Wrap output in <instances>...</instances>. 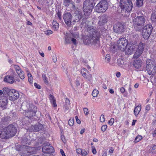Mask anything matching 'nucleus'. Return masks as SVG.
I'll list each match as a JSON object with an SVG mask.
<instances>
[{"instance_id": "nucleus-1", "label": "nucleus", "mask_w": 156, "mask_h": 156, "mask_svg": "<svg viewBox=\"0 0 156 156\" xmlns=\"http://www.w3.org/2000/svg\"><path fill=\"white\" fill-rule=\"evenodd\" d=\"M87 35L84 37L83 41L84 44L92 46L94 48L99 47L100 33L92 26L87 28Z\"/></svg>"}, {"instance_id": "nucleus-2", "label": "nucleus", "mask_w": 156, "mask_h": 156, "mask_svg": "<svg viewBox=\"0 0 156 156\" xmlns=\"http://www.w3.org/2000/svg\"><path fill=\"white\" fill-rule=\"evenodd\" d=\"M5 118L2 119L0 122V138L2 139H8L12 137L16 134L17 131L16 128L13 125H9L3 129H1L4 127V125L6 123Z\"/></svg>"}, {"instance_id": "nucleus-3", "label": "nucleus", "mask_w": 156, "mask_h": 156, "mask_svg": "<svg viewBox=\"0 0 156 156\" xmlns=\"http://www.w3.org/2000/svg\"><path fill=\"white\" fill-rule=\"evenodd\" d=\"M136 16V14L134 13L131 14L133 24L136 30L140 31L142 30L144 26L146 21L145 19L143 16H138L135 18Z\"/></svg>"}, {"instance_id": "nucleus-4", "label": "nucleus", "mask_w": 156, "mask_h": 156, "mask_svg": "<svg viewBox=\"0 0 156 156\" xmlns=\"http://www.w3.org/2000/svg\"><path fill=\"white\" fill-rule=\"evenodd\" d=\"M28 109L25 112V115L27 119H29L28 121V122H31V119H33L35 116L37 111V108L36 106H34L32 104L28 105Z\"/></svg>"}, {"instance_id": "nucleus-5", "label": "nucleus", "mask_w": 156, "mask_h": 156, "mask_svg": "<svg viewBox=\"0 0 156 156\" xmlns=\"http://www.w3.org/2000/svg\"><path fill=\"white\" fill-rule=\"evenodd\" d=\"M3 90L4 94L8 97L9 100L11 101H15L19 97L18 92L15 90L4 87L3 88Z\"/></svg>"}, {"instance_id": "nucleus-6", "label": "nucleus", "mask_w": 156, "mask_h": 156, "mask_svg": "<svg viewBox=\"0 0 156 156\" xmlns=\"http://www.w3.org/2000/svg\"><path fill=\"white\" fill-rule=\"evenodd\" d=\"M37 152L36 148L23 145L20 150V154L23 156H29L36 154Z\"/></svg>"}, {"instance_id": "nucleus-7", "label": "nucleus", "mask_w": 156, "mask_h": 156, "mask_svg": "<svg viewBox=\"0 0 156 156\" xmlns=\"http://www.w3.org/2000/svg\"><path fill=\"white\" fill-rule=\"evenodd\" d=\"M119 6L122 11L130 12L133 8V4L131 0H120Z\"/></svg>"}, {"instance_id": "nucleus-8", "label": "nucleus", "mask_w": 156, "mask_h": 156, "mask_svg": "<svg viewBox=\"0 0 156 156\" xmlns=\"http://www.w3.org/2000/svg\"><path fill=\"white\" fill-rule=\"evenodd\" d=\"M108 4L106 0L101 1L95 7L96 12L100 13L104 12L107 9Z\"/></svg>"}, {"instance_id": "nucleus-9", "label": "nucleus", "mask_w": 156, "mask_h": 156, "mask_svg": "<svg viewBox=\"0 0 156 156\" xmlns=\"http://www.w3.org/2000/svg\"><path fill=\"white\" fill-rule=\"evenodd\" d=\"M152 29V26L150 24L147 25L144 27L142 32V35L144 39H148L151 34Z\"/></svg>"}, {"instance_id": "nucleus-10", "label": "nucleus", "mask_w": 156, "mask_h": 156, "mask_svg": "<svg viewBox=\"0 0 156 156\" xmlns=\"http://www.w3.org/2000/svg\"><path fill=\"white\" fill-rule=\"evenodd\" d=\"M128 41L125 38H121L117 41V46L121 51H124L128 44Z\"/></svg>"}, {"instance_id": "nucleus-11", "label": "nucleus", "mask_w": 156, "mask_h": 156, "mask_svg": "<svg viewBox=\"0 0 156 156\" xmlns=\"http://www.w3.org/2000/svg\"><path fill=\"white\" fill-rule=\"evenodd\" d=\"M63 18L65 23L69 28L72 25L71 20L72 19V16L71 14L69 12H67L63 15Z\"/></svg>"}, {"instance_id": "nucleus-12", "label": "nucleus", "mask_w": 156, "mask_h": 156, "mask_svg": "<svg viewBox=\"0 0 156 156\" xmlns=\"http://www.w3.org/2000/svg\"><path fill=\"white\" fill-rule=\"evenodd\" d=\"M42 151L43 152L47 153H51L54 151L53 147L50 145L49 143H44L42 147Z\"/></svg>"}, {"instance_id": "nucleus-13", "label": "nucleus", "mask_w": 156, "mask_h": 156, "mask_svg": "<svg viewBox=\"0 0 156 156\" xmlns=\"http://www.w3.org/2000/svg\"><path fill=\"white\" fill-rule=\"evenodd\" d=\"M113 29L115 32L121 34L124 31V25L120 23H117L114 26Z\"/></svg>"}, {"instance_id": "nucleus-14", "label": "nucleus", "mask_w": 156, "mask_h": 156, "mask_svg": "<svg viewBox=\"0 0 156 156\" xmlns=\"http://www.w3.org/2000/svg\"><path fill=\"white\" fill-rule=\"evenodd\" d=\"M73 17V22H78L83 16L82 12L79 9L76 10L74 13Z\"/></svg>"}, {"instance_id": "nucleus-15", "label": "nucleus", "mask_w": 156, "mask_h": 156, "mask_svg": "<svg viewBox=\"0 0 156 156\" xmlns=\"http://www.w3.org/2000/svg\"><path fill=\"white\" fill-rule=\"evenodd\" d=\"M43 129V125L40 123H38L34 126H32L29 128V130L30 131H38L41 130Z\"/></svg>"}, {"instance_id": "nucleus-16", "label": "nucleus", "mask_w": 156, "mask_h": 156, "mask_svg": "<svg viewBox=\"0 0 156 156\" xmlns=\"http://www.w3.org/2000/svg\"><path fill=\"white\" fill-rule=\"evenodd\" d=\"M14 68L16 71L17 73L18 74L19 76L21 79H23L24 78V73L22 71L20 67L16 65H13Z\"/></svg>"}, {"instance_id": "nucleus-17", "label": "nucleus", "mask_w": 156, "mask_h": 156, "mask_svg": "<svg viewBox=\"0 0 156 156\" xmlns=\"http://www.w3.org/2000/svg\"><path fill=\"white\" fill-rule=\"evenodd\" d=\"M135 47L133 45H127L125 50V54L127 55H131L135 50Z\"/></svg>"}, {"instance_id": "nucleus-18", "label": "nucleus", "mask_w": 156, "mask_h": 156, "mask_svg": "<svg viewBox=\"0 0 156 156\" xmlns=\"http://www.w3.org/2000/svg\"><path fill=\"white\" fill-rule=\"evenodd\" d=\"M93 8H91L90 6L83 5V10L84 14L86 16H88L91 13L92 10Z\"/></svg>"}, {"instance_id": "nucleus-19", "label": "nucleus", "mask_w": 156, "mask_h": 156, "mask_svg": "<svg viewBox=\"0 0 156 156\" xmlns=\"http://www.w3.org/2000/svg\"><path fill=\"white\" fill-rule=\"evenodd\" d=\"M107 17L106 15H103L100 17L99 20L98 22V24L100 25H103L106 23L107 21Z\"/></svg>"}, {"instance_id": "nucleus-20", "label": "nucleus", "mask_w": 156, "mask_h": 156, "mask_svg": "<svg viewBox=\"0 0 156 156\" xmlns=\"http://www.w3.org/2000/svg\"><path fill=\"white\" fill-rule=\"evenodd\" d=\"M94 5V0H85L83 2L84 5L90 6L91 8H93Z\"/></svg>"}, {"instance_id": "nucleus-21", "label": "nucleus", "mask_w": 156, "mask_h": 156, "mask_svg": "<svg viewBox=\"0 0 156 156\" xmlns=\"http://www.w3.org/2000/svg\"><path fill=\"white\" fill-rule=\"evenodd\" d=\"M152 67L147 69V70L149 74L154 75L155 74L156 72V66H153Z\"/></svg>"}, {"instance_id": "nucleus-22", "label": "nucleus", "mask_w": 156, "mask_h": 156, "mask_svg": "<svg viewBox=\"0 0 156 156\" xmlns=\"http://www.w3.org/2000/svg\"><path fill=\"white\" fill-rule=\"evenodd\" d=\"M14 78L13 77L7 76L5 77L4 81L7 83L12 84L14 82Z\"/></svg>"}, {"instance_id": "nucleus-23", "label": "nucleus", "mask_w": 156, "mask_h": 156, "mask_svg": "<svg viewBox=\"0 0 156 156\" xmlns=\"http://www.w3.org/2000/svg\"><path fill=\"white\" fill-rule=\"evenodd\" d=\"M142 61L141 60H135L133 63L134 66L136 69H139L141 66Z\"/></svg>"}, {"instance_id": "nucleus-24", "label": "nucleus", "mask_w": 156, "mask_h": 156, "mask_svg": "<svg viewBox=\"0 0 156 156\" xmlns=\"http://www.w3.org/2000/svg\"><path fill=\"white\" fill-rule=\"evenodd\" d=\"M147 69L152 67L153 66H156L155 62L153 60L151 59H148L147 61Z\"/></svg>"}, {"instance_id": "nucleus-25", "label": "nucleus", "mask_w": 156, "mask_h": 156, "mask_svg": "<svg viewBox=\"0 0 156 156\" xmlns=\"http://www.w3.org/2000/svg\"><path fill=\"white\" fill-rule=\"evenodd\" d=\"M49 98L50 102L53 105V107H56L57 105L56 104V101L54 97L51 94H50L49 95Z\"/></svg>"}, {"instance_id": "nucleus-26", "label": "nucleus", "mask_w": 156, "mask_h": 156, "mask_svg": "<svg viewBox=\"0 0 156 156\" xmlns=\"http://www.w3.org/2000/svg\"><path fill=\"white\" fill-rule=\"evenodd\" d=\"M141 109V107L140 105H139L135 107L134 112L135 115H137L139 113Z\"/></svg>"}, {"instance_id": "nucleus-27", "label": "nucleus", "mask_w": 156, "mask_h": 156, "mask_svg": "<svg viewBox=\"0 0 156 156\" xmlns=\"http://www.w3.org/2000/svg\"><path fill=\"white\" fill-rule=\"evenodd\" d=\"M143 51H142L137 49L136 52L133 55L134 58H137L139 57L142 54Z\"/></svg>"}, {"instance_id": "nucleus-28", "label": "nucleus", "mask_w": 156, "mask_h": 156, "mask_svg": "<svg viewBox=\"0 0 156 156\" xmlns=\"http://www.w3.org/2000/svg\"><path fill=\"white\" fill-rule=\"evenodd\" d=\"M53 28L55 30H57L59 27V24L56 21H53L52 23Z\"/></svg>"}, {"instance_id": "nucleus-29", "label": "nucleus", "mask_w": 156, "mask_h": 156, "mask_svg": "<svg viewBox=\"0 0 156 156\" xmlns=\"http://www.w3.org/2000/svg\"><path fill=\"white\" fill-rule=\"evenodd\" d=\"M136 5L138 7L142 6L143 3V0H136Z\"/></svg>"}, {"instance_id": "nucleus-30", "label": "nucleus", "mask_w": 156, "mask_h": 156, "mask_svg": "<svg viewBox=\"0 0 156 156\" xmlns=\"http://www.w3.org/2000/svg\"><path fill=\"white\" fill-rule=\"evenodd\" d=\"M144 48V45L142 42L140 43L139 44L137 49L143 51Z\"/></svg>"}, {"instance_id": "nucleus-31", "label": "nucleus", "mask_w": 156, "mask_h": 156, "mask_svg": "<svg viewBox=\"0 0 156 156\" xmlns=\"http://www.w3.org/2000/svg\"><path fill=\"white\" fill-rule=\"evenodd\" d=\"M151 19L153 21H156V11H154L152 13Z\"/></svg>"}, {"instance_id": "nucleus-32", "label": "nucleus", "mask_w": 156, "mask_h": 156, "mask_svg": "<svg viewBox=\"0 0 156 156\" xmlns=\"http://www.w3.org/2000/svg\"><path fill=\"white\" fill-rule=\"evenodd\" d=\"M83 77L89 81H92V75L89 73H88L87 75L86 74V76Z\"/></svg>"}, {"instance_id": "nucleus-33", "label": "nucleus", "mask_w": 156, "mask_h": 156, "mask_svg": "<svg viewBox=\"0 0 156 156\" xmlns=\"http://www.w3.org/2000/svg\"><path fill=\"white\" fill-rule=\"evenodd\" d=\"M142 139V137L141 136L138 135L135 138L134 140L135 143H137L140 141Z\"/></svg>"}, {"instance_id": "nucleus-34", "label": "nucleus", "mask_w": 156, "mask_h": 156, "mask_svg": "<svg viewBox=\"0 0 156 156\" xmlns=\"http://www.w3.org/2000/svg\"><path fill=\"white\" fill-rule=\"evenodd\" d=\"M63 5L65 6L68 7L70 3V0H63Z\"/></svg>"}, {"instance_id": "nucleus-35", "label": "nucleus", "mask_w": 156, "mask_h": 156, "mask_svg": "<svg viewBox=\"0 0 156 156\" xmlns=\"http://www.w3.org/2000/svg\"><path fill=\"white\" fill-rule=\"evenodd\" d=\"M98 93L99 92L98 90L96 89H94L92 92V95L93 97H96L97 96Z\"/></svg>"}, {"instance_id": "nucleus-36", "label": "nucleus", "mask_w": 156, "mask_h": 156, "mask_svg": "<svg viewBox=\"0 0 156 156\" xmlns=\"http://www.w3.org/2000/svg\"><path fill=\"white\" fill-rule=\"evenodd\" d=\"M87 71V69L85 68H83L81 69V73L83 77L86 76V72Z\"/></svg>"}, {"instance_id": "nucleus-37", "label": "nucleus", "mask_w": 156, "mask_h": 156, "mask_svg": "<svg viewBox=\"0 0 156 156\" xmlns=\"http://www.w3.org/2000/svg\"><path fill=\"white\" fill-rule=\"evenodd\" d=\"M124 62L121 59H119L117 60V64L119 66H121L123 64Z\"/></svg>"}, {"instance_id": "nucleus-38", "label": "nucleus", "mask_w": 156, "mask_h": 156, "mask_svg": "<svg viewBox=\"0 0 156 156\" xmlns=\"http://www.w3.org/2000/svg\"><path fill=\"white\" fill-rule=\"evenodd\" d=\"M74 123V119H70L68 121V124L70 126H72L73 125Z\"/></svg>"}, {"instance_id": "nucleus-39", "label": "nucleus", "mask_w": 156, "mask_h": 156, "mask_svg": "<svg viewBox=\"0 0 156 156\" xmlns=\"http://www.w3.org/2000/svg\"><path fill=\"white\" fill-rule=\"evenodd\" d=\"M110 58L111 57L110 55L109 54L106 55L105 58L106 62H107L108 63L110 61Z\"/></svg>"}, {"instance_id": "nucleus-40", "label": "nucleus", "mask_w": 156, "mask_h": 156, "mask_svg": "<svg viewBox=\"0 0 156 156\" xmlns=\"http://www.w3.org/2000/svg\"><path fill=\"white\" fill-rule=\"evenodd\" d=\"M42 77L44 80V82L47 84L48 83V81L47 80V77L44 74H43L42 75Z\"/></svg>"}, {"instance_id": "nucleus-41", "label": "nucleus", "mask_w": 156, "mask_h": 156, "mask_svg": "<svg viewBox=\"0 0 156 156\" xmlns=\"http://www.w3.org/2000/svg\"><path fill=\"white\" fill-rule=\"evenodd\" d=\"M28 81L30 83L32 82V76L30 73H29L28 74Z\"/></svg>"}, {"instance_id": "nucleus-42", "label": "nucleus", "mask_w": 156, "mask_h": 156, "mask_svg": "<svg viewBox=\"0 0 156 156\" xmlns=\"http://www.w3.org/2000/svg\"><path fill=\"white\" fill-rule=\"evenodd\" d=\"M87 20V18H83L82 20V22L81 23V25L84 26H86V22Z\"/></svg>"}, {"instance_id": "nucleus-43", "label": "nucleus", "mask_w": 156, "mask_h": 156, "mask_svg": "<svg viewBox=\"0 0 156 156\" xmlns=\"http://www.w3.org/2000/svg\"><path fill=\"white\" fill-rule=\"evenodd\" d=\"M29 142L28 140L27 139H23L22 141V143L23 144H26Z\"/></svg>"}, {"instance_id": "nucleus-44", "label": "nucleus", "mask_w": 156, "mask_h": 156, "mask_svg": "<svg viewBox=\"0 0 156 156\" xmlns=\"http://www.w3.org/2000/svg\"><path fill=\"white\" fill-rule=\"evenodd\" d=\"M81 154L82 156H86L87 154V153L84 149H82Z\"/></svg>"}, {"instance_id": "nucleus-45", "label": "nucleus", "mask_w": 156, "mask_h": 156, "mask_svg": "<svg viewBox=\"0 0 156 156\" xmlns=\"http://www.w3.org/2000/svg\"><path fill=\"white\" fill-rule=\"evenodd\" d=\"M114 122V119L113 118H111L110 120L108 122V123L111 126L112 125Z\"/></svg>"}, {"instance_id": "nucleus-46", "label": "nucleus", "mask_w": 156, "mask_h": 156, "mask_svg": "<svg viewBox=\"0 0 156 156\" xmlns=\"http://www.w3.org/2000/svg\"><path fill=\"white\" fill-rule=\"evenodd\" d=\"M72 34L74 38L77 39L79 37V35L78 33H73Z\"/></svg>"}, {"instance_id": "nucleus-47", "label": "nucleus", "mask_w": 156, "mask_h": 156, "mask_svg": "<svg viewBox=\"0 0 156 156\" xmlns=\"http://www.w3.org/2000/svg\"><path fill=\"white\" fill-rule=\"evenodd\" d=\"M100 121L101 122H104L105 121V116L104 115H101L100 118Z\"/></svg>"}, {"instance_id": "nucleus-48", "label": "nucleus", "mask_w": 156, "mask_h": 156, "mask_svg": "<svg viewBox=\"0 0 156 156\" xmlns=\"http://www.w3.org/2000/svg\"><path fill=\"white\" fill-rule=\"evenodd\" d=\"M65 42L66 43H69L70 42V38L68 37L67 36L65 37Z\"/></svg>"}, {"instance_id": "nucleus-49", "label": "nucleus", "mask_w": 156, "mask_h": 156, "mask_svg": "<svg viewBox=\"0 0 156 156\" xmlns=\"http://www.w3.org/2000/svg\"><path fill=\"white\" fill-rule=\"evenodd\" d=\"M107 128L106 125H103L101 127V129L102 131L103 132L105 131Z\"/></svg>"}, {"instance_id": "nucleus-50", "label": "nucleus", "mask_w": 156, "mask_h": 156, "mask_svg": "<svg viewBox=\"0 0 156 156\" xmlns=\"http://www.w3.org/2000/svg\"><path fill=\"white\" fill-rule=\"evenodd\" d=\"M45 34L48 35H49L52 33V31L51 30H48L45 32Z\"/></svg>"}, {"instance_id": "nucleus-51", "label": "nucleus", "mask_w": 156, "mask_h": 156, "mask_svg": "<svg viewBox=\"0 0 156 156\" xmlns=\"http://www.w3.org/2000/svg\"><path fill=\"white\" fill-rule=\"evenodd\" d=\"M34 86L37 89H40L41 88V86L38 84H37L36 83H34Z\"/></svg>"}, {"instance_id": "nucleus-52", "label": "nucleus", "mask_w": 156, "mask_h": 156, "mask_svg": "<svg viewBox=\"0 0 156 156\" xmlns=\"http://www.w3.org/2000/svg\"><path fill=\"white\" fill-rule=\"evenodd\" d=\"M83 111H84V112L85 115H87L88 114V113H89L88 110L87 108H84Z\"/></svg>"}, {"instance_id": "nucleus-53", "label": "nucleus", "mask_w": 156, "mask_h": 156, "mask_svg": "<svg viewBox=\"0 0 156 156\" xmlns=\"http://www.w3.org/2000/svg\"><path fill=\"white\" fill-rule=\"evenodd\" d=\"M75 84H76V87H78L80 86V83L79 82V80L78 79H77V80H76L75 82Z\"/></svg>"}, {"instance_id": "nucleus-54", "label": "nucleus", "mask_w": 156, "mask_h": 156, "mask_svg": "<svg viewBox=\"0 0 156 156\" xmlns=\"http://www.w3.org/2000/svg\"><path fill=\"white\" fill-rule=\"evenodd\" d=\"M52 60L54 62H56L57 61V57L55 55H53L52 57Z\"/></svg>"}, {"instance_id": "nucleus-55", "label": "nucleus", "mask_w": 156, "mask_h": 156, "mask_svg": "<svg viewBox=\"0 0 156 156\" xmlns=\"http://www.w3.org/2000/svg\"><path fill=\"white\" fill-rule=\"evenodd\" d=\"M65 103H66V105H69L70 104V101L68 98L65 99Z\"/></svg>"}, {"instance_id": "nucleus-56", "label": "nucleus", "mask_w": 156, "mask_h": 156, "mask_svg": "<svg viewBox=\"0 0 156 156\" xmlns=\"http://www.w3.org/2000/svg\"><path fill=\"white\" fill-rule=\"evenodd\" d=\"M151 108L150 106L149 105H147L145 108V110L147 111H148L150 110Z\"/></svg>"}, {"instance_id": "nucleus-57", "label": "nucleus", "mask_w": 156, "mask_h": 156, "mask_svg": "<svg viewBox=\"0 0 156 156\" xmlns=\"http://www.w3.org/2000/svg\"><path fill=\"white\" fill-rule=\"evenodd\" d=\"M75 119L76 120V122L77 123L80 124L81 123V121L80 119H79L78 118V117L77 116H76L75 117Z\"/></svg>"}, {"instance_id": "nucleus-58", "label": "nucleus", "mask_w": 156, "mask_h": 156, "mask_svg": "<svg viewBox=\"0 0 156 156\" xmlns=\"http://www.w3.org/2000/svg\"><path fill=\"white\" fill-rule=\"evenodd\" d=\"M82 150L81 149L78 148L76 149V153L78 154H81Z\"/></svg>"}, {"instance_id": "nucleus-59", "label": "nucleus", "mask_w": 156, "mask_h": 156, "mask_svg": "<svg viewBox=\"0 0 156 156\" xmlns=\"http://www.w3.org/2000/svg\"><path fill=\"white\" fill-rule=\"evenodd\" d=\"M71 41H72L73 43L74 44H76V38H72L71 39Z\"/></svg>"}, {"instance_id": "nucleus-60", "label": "nucleus", "mask_w": 156, "mask_h": 156, "mask_svg": "<svg viewBox=\"0 0 156 156\" xmlns=\"http://www.w3.org/2000/svg\"><path fill=\"white\" fill-rule=\"evenodd\" d=\"M120 91L121 93H124L125 91V89L123 87H122L120 88Z\"/></svg>"}, {"instance_id": "nucleus-61", "label": "nucleus", "mask_w": 156, "mask_h": 156, "mask_svg": "<svg viewBox=\"0 0 156 156\" xmlns=\"http://www.w3.org/2000/svg\"><path fill=\"white\" fill-rule=\"evenodd\" d=\"M61 139L62 140V141L63 142H64L65 141V137H64V136L63 135H62L61 136Z\"/></svg>"}, {"instance_id": "nucleus-62", "label": "nucleus", "mask_w": 156, "mask_h": 156, "mask_svg": "<svg viewBox=\"0 0 156 156\" xmlns=\"http://www.w3.org/2000/svg\"><path fill=\"white\" fill-rule=\"evenodd\" d=\"M57 15L58 18L60 20L61 19V15L60 12H58L57 14Z\"/></svg>"}, {"instance_id": "nucleus-63", "label": "nucleus", "mask_w": 156, "mask_h": 156, "mask_svg": "<svg viewBox=\"0 0 156 156\" xmlns=\"http://www.w3.org/2000/svg\"><path fill=\"white\" fill-rule=\"evenodd\" d=\"M109 92L110 94H113L114 93V91L112 89H110L109 90Z\"/></svg>"}, {"instance_id": "nucleus-64", "label": "nucleus", "mask_w": 156, "mask_h": 156, "mask_svg": "<svg viewBox=\"0 0 156 156\" xmlns=\"http://www.w3.org/2000/svg\"><path fill=\"white\" fill-rule=\"evenodd\" d=\"M152 150H153V152H156V145H154L152 147Z\"/></svg>"}]
</instances>
